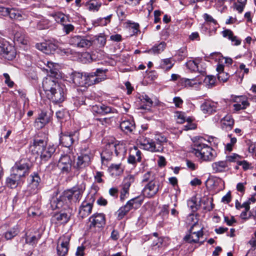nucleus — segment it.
<instances>
[{"instance_id": "20e7f679", "label": "nucleus", "mask_w": 256, "mask_h": 256, "mask_svg": "<svg viewBox=\"0 0 256 256\" xmlns=\"http://www.w3.org/2000/svg\"><path fill=\"white\" fill-rule=\"evenodd\" d=\"M156 141L144 136L139 137L138 140L143 148L152 152H161L164 150L163 144L166 142V138L161 135H157Z\"/></svg>"}, {"instance_id": "de8ad7c7", "label": "nucleus", "mask_w": 256, "mask_h": 256, "mask_svg": "<svg viewBox=\"0 0 256 256\" xmlns=\"http://www.w3.org/2000/svg\"><path fill=\"white\" fill-rule=\"evenodd\" d=\"M249 105V103L246 100H242V104H234V110L236 111L240 110L245 109Z\"/></svg>"}, {"instance_id": "1a4fd4ad", "label": "nucleus", "mask_w": 256, "mask_h": 256, "mask_svg": "<svg viewBox=\"0 0 256 256\" xmlns=\"http://www.w3.org/2000/svg\"><path fill=\"white\" fill-rule=\"evenodd\" d=\"M70 239V236L68 234L64 235L60 238L56 248L58 256H65L67 254Z\"/></svg>"}, {"instance_id": "7c9ffc66", "label": "nucleus", "mask_w": 256, "mask_h": 256, "mask_svg": "<svg viewBox=\"0 0 256 256\" xmlns=\"http://www.w3.org/2000/svg\"><path fill=\"white\" fill-rule=\"evenodd\" d=\"M70 219V216L66 213H58L54 214V220H56L58 224H66Z\"/></svg>"}, {"instance_id": "052dcab7", "label": "nucleus", "mask_w": 256, "mask_h": 256, "mask_svg": "<svg viewBox=\"0 0 256 256\" xmlns=\"http://www.w3.org/2000/svg\"><path fill=\"white\" fill-rule=\"evenodd\" d=\"M4 76L5 78V83L8 85V86L12 88L14 84V82L10 80V77L8 74L4 73Z\"/></svg>"}, {"instance_id": "5701e85b", "label": "nucleus", "mask_w": 256, "mask_h": 256, "mask_svg": "<svg viewBox=\"0 0 256 256\" xmlns=\"http://www.w3.org/2000/svg\"><path fill=\"white\" fill-rule=\"evenodd\" d=\"M91 156L88 154H82L78 156L76 167L78 168H82L89 165L90 162Z\"/></svg>"}, {"instance_id": "f704fd0d", "label": "nucleus", "mask_w": 256, "mask_h": 256, "mask_svg": "<svg viewBox=\"0 0 256 256\" xmlns=\"http://www.w3.org/2000/svg\"><path fill=\"white\" fill-rule=\"evenodd\" d=\"M52 16L58 23H60L62 25L70 22L68 17L61 12L54 13L52 14Z\"/></svg>"}, {"instance_id": "e433bc0d", "label": "nucleus", "mask_w": 256, "mask_h": 256, "mask_svg": "<svg viewBox=\"0 0 256 256\" xmlns=\"http://www.w3.org/2000/svg\"><path fill=\"white\" fill-rule=\"evenodd\" d=\"M6 12L9 15L12 19L21 20L22 18L21 14L14 9H10L8 8H4Z\"/></svg>"}, {"instance_id": "680f3d73", "label": "nucleus", "mask_w": 256, "mask_h": 256, "mask_svg": "<svg viewBox=\"0 0 256 256\" xmlns=\"http://www.w3.org/2000/svg\"><path fill=\"white\" fill-rule=\"evenodd\" d=\"M204 82L207 84L212 86L214 84L215 78L212 76H208L205 78Z\"/></svg>"}, {"instance_id": "f3484780", "label": "nucleus", "mask_w": 256, "mask_h": 256, "mask_svg": "<svg viewBox=\"0 0 256 256\" xmlns=\"http://www.w3.org/2000/svg\"><path fill=\"white\" fill-rule=\"evenodd\" d=\"M40 178L38 174H34V175L30 176V182L28 186L27 190L30 194H36L40 188Z\"/></svg>"}, {"instance_id": "4d7b16f0", "label": "nucleus", "mask_w": 256, "mask_h": 256, "mask_svg": "<svg viewBox=\"0 0 256 256\" xmlns=\"http://www.w3.org/2000/svg\"><path fill=\"white\" fill-rule=\"evenodd\" d=\"M62 26H64L63 30L66 34H68L74 30V26L72 24H66V23H65Z\"/></svg>"}, {"instance_id": "49530a36", "label": "nucleus", "mask_w": 256, "mask_h": 256, "mask_svg": "<svg viewBox=\"0 0 256 256\" xmlns=\"http://www.w3.org/2000/svg\"><path fill=\"white\" fill-rule=\"evenodd\" d=\"M36 48L39 50L43 52L44 53L48 54L50 52V46L46 43H42L36 44Z\"/></svg>"}, {"instance_id": "6e6552de", "label": "nucleus", "mask_w": 256, "mask_h": 256, "mask_svg": "<svg viewBox=\"0 0 256 256\" xmlns=\"http://www.w3.org/2000/svg\"><path fill=\"white\" fill-rule=\"evenodd\" d=\"M160 185L158 180H152L145 185L142 190V194L144 197L148 198H154L160 190Z\"/></svg>"}, {"instance_id": "0e129e2a", "label": "nucleus", "mask_w": 256, "mask_h": 256, "mask_svg": "<svg viewBox=\"0 0 256 256\" xmlns=\"http://www.w3.org/2000/svg\"><path fill=\"white\" fill-rule=\"evenodd\" d=\"M101 158L102 163H104V160L108 161L111 160V155L108 154L106 150L104 151L101 154Z\"/></svg>"}, {"instance_id": "69168bd1", "label": "nucleus", "mask_w": 256, "mask_h": 256, "mask_svg": "<svg viewBox=\"0 0 256 256\" xmlns=\"http://www.w3.org/2000/svg\"><path fill=\"white\" fill-rule=\"evenodd\" d=\"M173 102L175 104V106L178 108H180L183 103L182 99L178 96L174 97L173 98Z\"/></svg>"}, {"instance_id": "6e6d98bb", "label": "nucleus", "mask_w": 256, "mask_h": 256, "mask_svg": "<svg viewBox=\"0 0 256 256\" xmlns=\"http://www.w3.org/2000/svg\"><path fill=\"white\" fill-rule=\"evenodd\" d=\"M40 238V236H38V237L36 236H32V237L26 236V240L27 243L33 245L36 243L38 239Z\"/></svg>"}, {"instance_id": "bb28decb", "label": "nucleus", "mask_w": 256, "mask_h": 256, "mask_svg": "<svg viewBox=\"0 0 256 256\" xmlns=\"http://www.w3.org/2000/svg\"><path fill=\"white\" fill-rule=\"evenodd\" d=\"M120 129L125 133H131L135 130V124L132 120H126L120 124Z\"/></svg>"}, {"instance_id": "774afa93", "label": "nucleus", "mask_w": 256, "mask_h": 256, "mask_svg": "<svg viewBox=\"0 0 256 256\" xmlns=\"http://www.w3.org/2000/svg\"><path fill=\"white\" fill-rule=\"evenodd\" d=\"M98 43L100 46H104L106 43V38L104 36H99L97 38Z\"/></svg>"}, {"instance_id": "9d476101", "label": "nucleus", "mask_w": 256, "mask_h": 256, "mask_svg": "<svg viewBox=\"0 0 256 256\" xmlns=\"http://www.w3.org/2000/svg\"><path fill=\"white\" fill-rule=\"evenodd\" d=\"M14 48L8 42L0 43V55L8 60H12L16 56Z\"/></svg>"}, {"instance_id": "dca6fc26", "label": "nucleus", "mask_w": 256, "mask_h": 256, "mask_svg": "<svg viewBox=\"0 0 256 256\" xmlns=\"http://www.w3.org/2000/svg\"><path fill=\"white\" fill-rule=\"evenodd\" d=\"M92 110L94 114H98L102 116L108 114L117 113V110L115 108L103 104L93 106L92 108Z\"/></svg>"}, {"instance_id": "4468645a", "label": "nucleus", "mask_w": 256, "mask_h": 256, "mask_svg": "<svg viewBox=\"0 0 256 256\" xmlns=\"http://www.w3.org/2000/svg\"><path fill=\"white\" fill-rule=\"evenodd\" d=\"M72 160L68 154L62 156L59 160L58 166L63 173L69 172L72 168Z\"/></svg>"}, {"instance_id": "423d86ee", "label": "nucleus", "mask_w": 256, "mask_h": 256, "mask_svg": "<svg viewBox=\"0 0 256 256\" xmlns=\"http://www.w3.org/2000/svg\"><path fill=\"white\" fill-rule=\"evenodd\" d=\"M79 133L78 130L62 132L60 138V144L68 148L78 140Z\"/></svg>"}, {"instance_id": "2f4dec72", "label": "nucleus", "mask_w": 256, "mask_h": 256, "mask_svg": "<svg viewBox=\"0 0 256 256\" xmlns=\"http://www.w3.org/2000/svg\"><path fill=\"white\" fill-rule=\"evenodd\" d=\"M85 6L90 11H98L102 6V3L96 0H90L86 3Z\"/></svg>"}, {"instance_id": "338daca9", "label": "nucleus", "mask_w": 256, "mask_h": 256, "mask_svg": "<svg viewBox=\"0 0 256 256\" xmlns=\"http://www.w3.org/2000/svg\"><path fill=\"white\" fill-rule=\"evenodd\" d=\"M204 18L205 20L207 22H212V23L214 24H217L216 21L211 16H210L207 14H204Z\"/></svg>"}, {"instance_id": "864d4df0", "label": "nucleus", "mask_w": 256, "mask_h": 256, "mask_svg": "<svg viewBox=\"0 0 256 256\" xmlns=\"http://www.w3.org/2000/svg\"><path fill=\"white\" fill-rule=\"evenodd\" d=\"M47 71L49 72V76L48 78H50L54 80V78L58 75V69L56 66L50 68V70H47Z\"/></svg>"}, {"instance_id": "ea45409f", "label": "nucleus", "mask_w": 256, "mask_h": 256, "mask_svg": "<svg viewBox=\"0 0 256 256\" xmlns=\"http://www.w3.org/2000/svg\"><path fill=\"white\" fill-rule=\"evenodd\" d=\"M224 66L222 64H218L216 67V70L218 72V78L219 80L226 82L228 79V74H226V78H222V75H224L225 73L224 72Z\"/></svg>"}, {"instance_id": "4be33fe9", "label": "nucleus", "mask_w": 256, "mask_h": 256, "mask_svg": "<svg viewBox=\"0 0 256 256\" xmlns=\"http://www.w3.org/2000/svg\"><path fill=\"white\" fill-rule=\"evenodd\" d=\"M212 167L214 173L224 172H227L229 168L226 160H220L213 162Z\"/></svg>"}, {"instance_id": "7ed1b4c3", "label": "nucleus", "mask_w": 256, "mask_h": 256, "mask_svg": "<svg viewBox=\"0 0 256 256\" xmlns=\"http://www.w3.org/2000/svg\"><path fill=\"white\" fill-rule=\"evenodd\" d=\"M192 152L199 160L204 162L213 161L216 157V153L214 149L199 142L194 143Z\"/></svg>"}, {"instance_id": "f8f14e48", "label": "nucleus", "mask_w": 256, "mask_h": 256, "mask_svg": "<svg viewBox=\"0 0 256 256\" xmlns=\"http://www.w3.org/2000/svg\"><path fill=\"white\" fill-rule=\"evenodd\" d=\"M90 228H102L106 224L105 215L102 213H96L89 218Z\"/></svg>"}, {"instance_id": "0eeeda50", "label": "nucleus", "mask_w": 256, "mask_h": 256, "mask_svg": "<svg viewBox=\"0 0 256 256\" xmlns=\"http://www.w3.org/2000/svg\"><path fill=\"white\" fill-rule=\"evenodd\" d=\"M30 166L28 163L22 162V161L16 163L12 168L11 172L20 180L29 173Z\"/></svg>"}, {"instance_id": "c9c22d12", "label": "nucleus", "mask_w": 256, "mask_h": 256, "mask_svg": "<svg viewBox=\"0 0 256 256\" xmlns=\"http://www.w3.org/2000/svg\"><path fill=\"white\" fill-rule=\"evenodd\" d=\"M14 42L22 44H26L27 40L25 38L24 34L22 30L17 31L14 34Z\"/></svg>"}, {"instance_id": "603ef678", "label": "nucleus", "mask_w": 256, "mask_h": 256, "mask_svg": "<svg viewBox=\"0 0 256 256\" xmlns=\"http://www.w3.org/2000/svg\"><path fill=\"white\" fill-rule=\"evenodd\" d=\"M223 37L230 40L234 36L233 32L229 29H226L222 32Z\"/></svg>"}, {"instance_id": "c756f323", "label": "nucleus", "mask_w": 256, "mask_h": 256, "mask_svg": "<svg viewBox=\"0 0 256 256\" xmlns=\"http://www.w3.org/2000/svg\"><path fill=\"white\" fill-rule=\"evenodd\" d=\"M21 180L11 172L10 176L6 180V184L8 187L14 188L20 184Z\"/></svg>"}, {"instance_id": "473e14b6", "label": "nucleus", "mask_w": 256, "mask_h": 256, "mask_svg": "<svg viewBox=\"0 0 256 256\" xmlns=\"http://www.w3.org/2000/svg\"><path fill=\"white\" fill-rule=\"evenodd\" d=\"M174 65V62L172 58H167L161 60L160 66L164 70L168 71L170 70Z\"/></svg>"}, {"instance_id": "9b49d317", "label": "nucleus", "mask_w": 256, "mask_h": 256, "mask_svg": "<svg viewBox=\"0 0 256 256\" xmlns=\"http://www.w3.org/2000/svg\"><path fill=\"white\" fill-rule=\"evenodd\" d=\"M70 42L79 48H87L92 45V40L88 36H76L70 39Z\"/></svg>"}, {"instance_id": "09e8293b", "label": "nucleus", "mask_w": 256, "mask_h": 256, "mask_svg": "<svg viewBox=\"0 0 256 256\" xmlns=\"http://www.w3.org/2000/svg\"><path fill=\"white\" fill-rule=\"evenodd\" d=\"M228 137L230 138V142H228L226 146V148L228 152H231L232 150V147L236 142L237 140L236 138L232 137V134H228Z\"/></svg>"}, {"instance_id": "a211bd4d", "label": "nucleus", "mask_w": 256, "mask_h": 256, "mask_svg": "<svg viewBox=\"0 0 256 256\" xmlns=\"http://www.w3.org/2000/svg\"><path fill=\"white\" fill-rule=\"evenodd\" d=\"M46 146V141L41 139L34 138L30 146V148L33 154L39 156L40 152Z\"/></svg>"}, {"instance_id": "8fccbe9b", "label": "nucleus", "mask_w": 256, "mask_h": 256, "mask_svg": "<svg viewBox=\"0 0 256 256\" xmlns=\"http://www.w3.org/2000/svg\"><path fill=\"white\" fill-rule=\"evenodd\" d=\"M18 233V229L14 228L7 231L5 234V238L6 240H10L15 236Z\"/></svg>"}, {"instance_id": "6ab92c4d", "label": "nucleus", "mask_w": 256, "mask_h": 256, "mask_svg": "<svg viewBox=\"0 0 256 256\" xmlns=\"http://www.w3.org/2000/svg\"><path fill=\"white\" fill-rule=\"evenodd\" d=\"M92 198V202H83L79 208L78 214L82 218L88 216L92 212L93 206L92 202L94 201V198Z\"/></svg>"}, {"instance_id": "412c9836", "label": "nucleus", "mask_w": 256, "mask_h": 256, "mask_svg": "<svg viewBox=\"0 0 256 256\" xmlns=\"http://www.w3.org/2000/svg\"><path fill=\"white\" fill-rule=\"evenodd\" d=\"M70 78L76 86L86 87L85 74L74 72L71 74Z\"/></svg>"}, {"instance_id": "ddd939ff", "label": "nucleus", "mask_w": 256, "mask_h": 256, "mask_svg": "<svg viewBox=\"0 0 256 256\" xmlns=\"http://www.w3.org/2000/svg\"><path fill=\"white\" fill-rule=\"evenodd\" d=\"M136 197L131 199L127 202L126 204L121 207L118 211V220L122 219L124 216L134 207V204H141L142 201L138 200Z\"/></svg>"}, {"instance_id": "3c124183", "label": "nucleus", "mask_w": 256, "mask_h": 256, "mask_svg": "<svg viewBox=\"0 0 256 256\" xmlns=\"http://www.w3.org/2000/svg\"><path fill=\"white\" fill-rule=\"evenodd\" d=\"M130 152H132V154L134 155L136 158L138 162H140L141 152L136 147L134 146L133 148L130 150Z\"/></svg>"}, {"instance_id": "b1692460", "label": "nucleus", "mask_w": 256, "mask_h": 256, "mask_svg": "<svg viewBox=\"0 0 256 256\" xmlns=\"http://www.w3.org/2000/svg\"><path fill=\"white\" fill-rule=\"evenodd\" d=\"M217 103L212 101H206L201 106V110L204 114H211L216 111Z\"/></svg>"}, {"instance_id": "393cba45", "label": "nucleus", "mask_w": 256, "mask_h": 256, "mask_svg": "<svg viewBox=\"0 0 256 256\" xmlns=\"http://www.w3.org/2000/svg\"><path fill=\"white\" fill-rule=\"evenodd\" d=\"M190 231V234L186 236L184 238V240L189 243H196L198 242L200 238L204 234L202 230L196 232H192V230Z\"/></svg>"}, {"instance_id": "58836bf2", "label": "nucleus", "mask_w": 256, "mask_h": 256, "mask_svg": "<svg viewBox=\"0 0 256 256\" xmlns=\"http://www.w3.org/2000/svg\"><path fill=\"white\" fill-rule=\"evenodd\" d=\"M110 170L113 175H120L123 172L120 164H112L110 167Z\"/></svg>"}, {"instance_id": "2eb2a0df", "label": "nucleus", "mask_w": 256, "mask_h": 256, "mask_svg": "<svg viewBox=\"0 0 256 256\" xmlns=\"http://www.w3.org/2000/svg\"><path fill=\"white\" fill-rule=\"evenodd\" d=\"M134 181V177L132 175H128L124 179L120 196V198L122 200H124L127 197L129 194V188Z\"/></svg>"}, {"instance_id": "37998d69", "label": "nucleus", "mask_w": 256, "mask_h": 256, "mask_svg": "<svg viewBox=\"0 0 256 256\" xmlns=\"http://www.w3.org/2000/svg\"><path fill=\"white\" fill-rule=\"evenodd\" d=\"M180 83L182 86H192L194 84H196L197 82L194 79H188L182 78L180 79Z\"/></svg>"}, {"instance_id": "a878e982", "label": "nucleus", "mask_w": 256, "mask_h": 256, "mask_svg": "<svg viewBox=\"0 0 256 256\" xmlns=\"http://www.w3.org/2000/svg\"><path fill=\"white\" fill-rule=\"evenodd\" d=\"M50 118L46 113L42 112L35 120V126L38 128H43L49 122Z\"/></svg>"}, {"instance_id": "c03bdc74", "label": "nucleus", "mask_w": 256, "mask_h": 256, "mask_svg": "<svg viewBox=\"0 0 256 256\" xmlns=\"http://www.w3.org/2000/svg\"><path fill=\"white\" fill-rule=\"evenodd\" d=\"M152 180H156L154 178V175L151 172H148L143 176L142 182H149Z\"/></svg>"}, {"instance_id": "f257e3e1", "label": "nucleus", "mask_w": 256, "mask_h": 256, "mask_svg": "<svg viewBox=\"0 0 256 256\" xmlns=\"http://www.w3.org/2000/svg\"><path fill=\"white\" fill-rule=\"evenodd\" d=\"M85 188L86 184L82 182L65 190L58 198H54L51 200L50 204L52 208H60L64 205L69 206L70 204L78 202Z\"/></svg>"}, {"instance_id": "aec40b11", "label": "nucleus", "mask_w": 256, "mask_h": 256, "mask_svg": "<svg viewBox=\"0 0 256 256\" xmlns=\"http://www.w3.org/2000/svg\"><path fill=\"white\" fill-rule=\"evenodd\" d=\"M201 62L202 59L198 58L188 61L186 65L187 68L191 72H198L200 73H202L204 72V70L200 67Z\"/></svg>"}, {"instance_id": "4c0bfd02", "label": "nucleus", "mask_w": 256, "mask_h": 256, "mask_svg": "<svg viewBox=\"0 0 256 256\" xmlns=\"http://www.w3.org/2000/svg\"><path fill=\"white\" fill-rule=\"evenodd\" d=\"M166 43L164 42H160L158 45L154 46L149 52L154 54H158L164 50L166 48Z\"/></svg>"}, {"instance_id": "bf43d9fd", "label": "nucleus", "mask_w": 256, "mask_h": 256, "mask_svg": "<svg viewBox=\"0 0 256 256\" xmlns=\"http://www.w3.org/2000/svg\"><path fill=\"white\" fill-rule=\"evenodd\" d=\"M244 4H241L240 3L236 2L234 4V8L239 13H242L244 8L245 7Z\"/></svg>"}, {"instance_id": "cd10ccee", "label": "nucleus", "mask_w": 256, "mask_h": 256, "mask_svg": "<svg viewBox=\"0 0 256 256\" xmlns=\"http://www.w3.org/2000/svg\"><path fill=\"white\" fill-rule=\"evenodd\" d=\"M55 150L54 146L49 145L46 146L40 152L39 156L42 160H47L52 156Z\"/></svg>"}, {"instance_id": "72a5a7b5", "label": "nucleus", "mask_w": 256, "mask_h": 256, "mask_svg": "<svg viewBox=\"0 0 256 256\" xmlns=\"http://www.w3.org/2000/svg\"><path fill=\"white\" fill-rule=\"evenodd\" d=\"M110 147H112V149L114 150L115 154L117 156L123 157L126 153L125 147L122 144H116L110 146Z\"/></svg>"}, {"instance_id": "39448f33", "label": "nucleus", "mask_w": 256, "mask_h": 256, "mask_svg": "<svg viewBox=\"0 0 256 256\" xmlns=\"http://www.w3.org/2000/svg\"><path fill=\"white\" fill-rule=\"evenodd\" d=\"M108 70L98 68L94 72L85 73L86 87L98 84L106 78L104 74Z\"/></svg>"}, {"instance_id": "13d9d810", "label": "nucleus", "mask_w": 256, "mask_h": 256, "mask_svg": "<svg viewBox=\"0 0 256 256\" xmlns=\"http://www.w3.org/2000/svg\"><path fill=\"white\" fill-rule=\"evenodd\" d=\"M104 176V172H96L94 175L95 181L98 183H102L103 182L102 177Z\"/></svg>"}, {"instance_id": "e2e57ef3", "label": "nucleus", "mask_w": 256, "mask_h": 256, "mask_svg": "<svg viewBox=\"0 0 256 256\" xmlns=\"http://www.w3.org/2000/svg\"><path fill=\"white\" fill-rule=\"evenodd\" d=\"M37 28L39 30H44L48 28V22L47 20L40 21L37 24Z\"/></svg>"}, {"instance_id": "5fc2aeb1", "label": "nucleus", "mask_w": 256, "mask_h": 256, "mask_svg": "<svg viewBox=\"0 0 256 256\" xmlns=\"http://www.w3.org/2000/svg\"><path fill=\"white\" fill-rule=\"evenodd\" d=\"M194 222V224H192V226H191L190 230H192V229L194 227L196 226V224L197 223L196 216L193 214H190L188 216L187 222L190 224V222Z\"/></svg>"}, {"instance_id": "f03ea898", "label": "nucleus", "mask_w": 256, "mask_h": 256, "mask_svg": "<svg viewBox=\"0 0 256 256\" xmlns=\"http://www.w3.org/2000/svg\"><path fill=\"white\" fill-rule=\"evenodd\" d=\"M42 87L48 98L54 103H61L64 100L66 97V87L55 80L46 78L42 82Z\"/></svg>"}, {"instance_id": "79ce46f5", "label": "nucleus", "mask_w": 256, "mask_h": 256, "mask_svg": "<svg viewBox=\"0 0 256 256\" xmlns=\"http://www.w3.org/2000/svg\"><path fill=\"white\" fill-rule=\"evenodd\" d=\"M240 158V156L238 154H232L230 156H226L225 160L228 164V166H229V164L230 162H238V160Z\"/></svg>"}, {"instance_id": "a19ab883", "label": "nucleus", "mask_w": 256, "mask_h": 256, "mask_svg": "<svg viewBox=\"0 0 256 256\" xmlns=\"http://www.w3.org/2000/svg\"><path fill=\"white\" fill-rule=\"evenodd\" d=\"M188 206L192 212H196L199 208V205L196 201V198H194L188 201Z\"/></svg>"}, {"instance_id": "c85d7f7f", "label": "nucleus", "mask_w": 256, "mask_h": 256, "mask_svg": "<svg viewBox=\"0 0 256 256\" xmlns=\"http://www.w3.org/2000/svg\"><path fill=\"white\" fill-rule=\"evenodd\" d=\"M220 124L223 129L232 130L234 125V120L230 115H226L220 120Z\"/></svg>"}, {"instance_id": "a18cd8bd", "label": "nucleus", "mask_w": 256, "mask_h": 256, "mask_svg": "<svg viewBox=\"0 0 256 256\" xmlns=\"http://www.w3.org/2000/svg\"><path fill=\"white\" fill-rule=\"evenodd\" d=\"M93 56L88 52H84L82 54L81 60L84 63L90 62L94 60Z\"/></svg>"}]
</instances>
